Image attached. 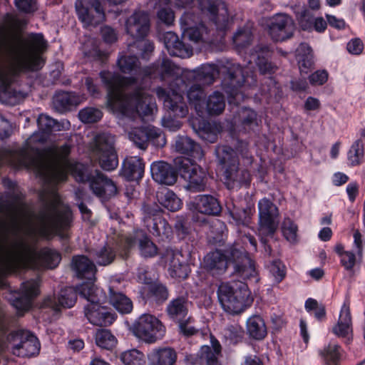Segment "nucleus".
<instances>
[{
	"instance_id": "obj_1",
	"label": "nucleus",
	"mask_w": 365,
	"mask_h": 365,
	"mask_svg": "<svg viewBox=\"0 0 365 365\" xmlns=\"http://www.w3.org/2000/svg\"><path fill=\"white\" fill-rule=\"evenodd\" d=\"M37 123L38 131L26 140L22 148L6 150L0 153V165L8 163L16 168L31 170L52 187L41 193L43 207L36 216L27 213L20 197L9 205L6 219H0V231L5 235L22 232L24 236L16 237L13 241L0 245V267H33L38 254L28 238L33 241L37 237H48L53 232L69 226L71 211L61 204L53 187L56 183L66 180L68 172H71L77 181L88 182L92 192L102 200H108L117 193L113 180L99 170L88 173L83 165L69 162L70 145L53 146L49 149L48 156L42 155L34 144L47 139L53 130L56 120L47 115L41 114Z\"/></svg>"
},
{
	"instance_id": "obj_2",
	"label": "nucleus",
	"mask_w": 365,
	"mask_h": 365,
	"mask_svg": "<svg viewBox=\"0 0 365 365\" xmlns=\"http://www.w3.org/2000/svg\"><path fill=\"white\" fill-rule=\"evenodd\" d=\"M100 76L108 88V106L120 118L119 123L125 127L128 138L143 150L149 142L158 147L164 146L166 140L160 129L131 126L137 116L153 113L156 105L153 97L137 87L134 78H122L109 71H101Z\"/></svg>"
},
{
	"instance_id": "obj_3",
	"label": "nucleus",
	"mask_w": 365,
	"mask_h": 365,
	"mask_svg": "<svg viewBox=\"0 0 365 365\" xmlns=\"http://www.w3.org/2000/svg\"><path fill=\"white\" fill-rule=\"evenodd\" d=\"M6 33L4 26H0V101L12 104L17 98L10 86L13 76L24 70L38 69L43 61L40 54L47 43L41 34L6 40Z\"/></svg>"
},
{
	"instance_id": "obj_4",
	"label": "nucleus",
	"mask_w": 365,
	"mask_h": 365,
	"mask_svg": "<svg viewBox=\"0 0 365 365\" xmlns=\"http://www.w3.org/2000/svg\"><path fill=\"white\" fill-rule=\"evenodd\" d=\"M204 266L212 275H221L229 269H232L231 274L245 279L257 274L255 264L247 253L235 246L208 253L205 257Z\"/></svg>"
},
{
	"instance_id": "obj_5",
	"label": "nucleus",
	"mask_w": 365,
	"mask_h": 365,
	"mask_svg": "<svg viewBox=\"0 0 365 365\" xmlns=\"http://www.w3.org/2000/svg\"><path fill=\"white\" fill-rule=\"evenodd\" d=\"M182 29V41L173 32L164 35L165 47L170 56L188 58L192 55V48L185 41L195 43L205 41L207 29L199 21L198 17L190 12H185L180 18Z\"/></svg>"
},
{
	"instance_id": "obj_6",
	"label": "nucleus",
	"mask_w": 365,
	"mask_h": 365,
	"mask_svg": "<svg viewBox=\"0 0 365 365\" xmlns=\"http://www.w3.org/2000/svg\"><path fill=\"white\" fill-rule=\"evenodd\" d=\"M179 78V81L171 79L166 81L169 84V91L162 87H158L155 90L158 98L163 101L164 107L168 112V116L162 119V125L170 131H176L181 127L180 122L172 118L171 115L183 118L188 113L183 97L178 92L180 90V83H183L182 79L180 77Z\"/></svg>"
},
{
	"instance_id": "obj_7",
	"label": "nucleus",
	"mask_w": 365,
	"mask_h": 365,
	"mask_svg": "<svg viewBox=\"0 0 365 365\" xmlns=\"http://www.w3.org/2000/svg\"><path fill=\"white\" fill-rule=\"evenodd\" d=\"M80 295L87 299L84 314L88 322L96 326L106 327L115 319V314L101 304L106 300L103 290L92 283H84L79 289Z\"/></svg>"
},
{
	"instance_id": "obj_8",
	"label": "nucleus",
	"mask_w": 365,
	"mask_h": 365,
	"mask_svg": "<svg viewBox=\"0 0 365 365\" xmlns=\"http://www.w3.org/2000/svg\"><path fill=\"white\" fill-rule=\"evenodd\" d=\"M219 302L226 312L238 314L252 302L247 285L242 281L222 283L217 289Z\"/></svg>"
},
{
	"instance_id": "obj_9",
	"label": "nucleus",
	"mask_w": 365,
	"mask_h": 365,
	"mask_svg": "<svg viewBox=\"0 0 365 365\" xmlns=\"http://www.w3.org/2000/svg\"><path fill=\"white\" fill-rule=\"evenodd\" d=\"M120 70L125 73L133 71L144 76L158 75L163 81L171 80L180 81L179 78L180 68L177 67L169 59H163L160 64L153 65L141 69L138 67V60L135 55L121 56L118 59Z\"/></svg>"
},
{
	"instance_id": "obj_10",
	"label": "nucleus",
	"mask_w": 365,
	"mask_h": 365,
	"mask_svg": "<svg viewBox=\"0 0 365 365\" xmlns=\"http://www.w3.org/2000/svg\"><path fill=\"white\" fill-rule=\"evenodd\" d=\"M217 155L220 163L225 169V183L229 189L249 184L250 173L245 170L238 169V159L232 149L228 147L219 148Z\"/></svg>"
},
{
	"instance_id": "obj_11",
	"label": "nucleus",
	"mask_w": 365,
	"mask_h": 365,
	"mask_svg": "<svg viewBox=\"0 0 365 365\" xmlns=\"http://www.w3.org/2000/svg\"><path fill=\"white\" fill-rule=\"evenodd\" d=\"M259 210V235L264 245L265 252L269 255L271 248L267 245L266 237H272L278 227L279 210L277 206L268 198L264 197L258 202Z\"/></svg>"
},
{
	"instance_id": "obj_12",
	"label": "nucleus",
	"mask_w": 365,
	"mask_h": 365,
	"mask_svg": "<svg viewBox=\"0 0 365 365\" xmlns=\"http://www.w3.org/2000/svg\"><path fill=\"white\" fill-rule=\"evenodd\" d=\"M113 145L114 138L108 133L97 135L91 145L93 157L98 161L101 168L107 171L115 170L118 165Z\"/></svg>"
},
{
	"instance_id": "obj_13",
	"label": "nucleus",
	"mask_w": 365,
	"mask_h": 365,
	"mask_svg": "<svg viewBox=\"0 0 365 365\" xmlns=\"http://www.w3.org/2000/svg\"><path fill=\"white\" fill-rule=\"evenodd\" d=\"M133 332L142 341L154 343L163 337L165 327L154 315L143 314L133 323Z\"/></svg>"
},
{
	"instance_id": "obj_14",
	"label": "nucleus",
	"mask_w": 365,
	"mask_h": 365,
	"mask_svg": "<svg viewBox=\"0 0 365 365\" xmlns=\"http://www.w3.org/2000/svg\"><path fill=\"white\" fill-rule=\"evenodd\" d=\"M175 164L181 177L188 182L187 189L193 192L205 190L207 173L202 168L188 158H178Z\"/></svg>"
},
{
	"instance_id": "obj_15",
	"label": "nucleus",
	"mask_w": 365,
	"mask_h": 365,
	"mask_svg": "<svg viewBox=\"0 0 365 365\" xmlns=\"http://www.w3.org/2000/svg\"><path fill=\"white\" fill-rule=\"evenodd\" d=\"M7 347L16 356L29 357L38 352L40 344L38 339L30 331L18 329L8 336Z\"/></svg>"
},
{
	"instance_id": "obj_16",
	"label": "nucleus",
	"mask_w": 365,
	"mask_h": 365,
	"mask_svg": "<svg viewBox=\"0 0 365 365\" xmlns=\"http://www.w3.org/2000/svg\"><path fill=\"white\" fill-rule=\"evenodd\" d=\"M76 11L85 27L96 26L105 20V13L98 0H77Z\"/></svg>"
},
{
	"instance_id": "obj_17",
	"label": "nucleus",
	"mask_w": 365,
	"mask_h": 365,
	"mask_svg": "<svg viewBox=\"0 0 365 365\" xmlns=\"http://www.w3.org/2000/svg\"><path fill=\"white\" fill-rule=\"evenodd\" d=\"M199 4L202 11L209 15L216 29L225 31L229 20L225 3L221 0H199Z\"/></svg>"
},
{
	"instance_id": "obj_18",
	"label": "nucleus",
	"mask_w": 365,
	"mask_h": 365,
	"mask_svg": "<svg viewBox=\"0 0 365 365\" xmlns=\"http://www.w3.org/2000/svg\"><path fill=\"white\" fill-rule=\"evenodd\" d=\"M294 29V21L290 16L279 14L271 19L269 34L273 40L282 41L292 36Z\"/></svg>"
},
{
	"instance_id": "obj_19",
	"label": "nucleus",
	"mask_w": 365,
	"mask_h": 365,
	"mask_svg": "<svg viewBox=\"0 0 365 365\" xmlns=\"http://www.w3.org/2000/svg\"><path fill=\"white\" fill-rule=\"evenodd\" d=\"M162 259L168 267V273L171 277L179 279L187 277V265L181 252L168 248L162 255Z\"/></svg>"
},
{
	"instance_id": "obj_20",
	"label": "nucleus",
	"mask_w": 365,
	"mask_h": 365,
	"mask_svg": "<svg viewBox=\"0 0 365 365\" xmlns=\"http://www.w3.org/2000/svg\"><path fill=\"white\" fill-rule=\"evenodd\" d=\"M149 29V17L144 11L135 12L125 21L128 34L136 39L144 38L148 33Z\"/></svg>"
},
{
	"instance_id": "obj_21",
	"label": "nucleus",
	"mask_w": 365,
	"mask_h": 365,
	"mask_svg": "<svg viewBox=\"0 0 365 365\" xmlns=\"http://www.w3.org/2000/svg\"><path fill=\"white\" fill-rule=\"evenodd\" d=\"M39 293L38 279H31L22 283L20 297L13 302L14 307L18 311H27L31 307V301Z\"/></svg>"
},
{
	"instance_id": "obj_22",
	"label": "nucleus",
	"mask_w": 365,
	"mask_h": 365,
	"mask_svg": "<svg viewBox=\"0 0 365 365\" xmlns=\"http://www.w3.org/2000/svg\"><path fill=\"white\" fill-rule=\"evenodd\" d=\"M150 172L153 180L158 183L171 185L176 182L175 172L165 162L153 163L150 166Z\"/></svg>"
},
{
	"instance_id": "obj_23",
	"label": "nucleus",
	"mask_w": 365,
	"mask_h": 365,
	"mask_svg": "<svg viewBox=\"0 0 365 365\" xmlns=\"http://www.w3.org/2000/svg\"><path fill=\"white\" fill-rule=\"evenodd\" d=\"M72 267L78 277L87 279L90 283L93 284L92 281L96 279V267L88 257L85 256L74 257L72 260Z\"/></svg>"
},
{
	"instance_id": "obj_24",
	"label": "nucleus",
	"mask_w": 365,
	"mask_h": 365,
	"mask_svg": "<svg viewBox=\"0 0 365 365\" xmlns=\"http://www.w3.org/2000/svg\"><path fill=\"white\" fill-rule=\"evenodd\" d=\"M221 353V346L215 339H211V346H201L197 356L201 365H221L219 356Z\"/></svg>"
},
{
	"instance_id": "obj_25",
	"label": "nucleus",
	"mask_w": 365,
	"mask_h": 365,
	"mask_svg": "<svg viewBox=\"0 0 365 365\" xmlns=\"http://www.w3.org/2000/svg\"><path fill=\"white\" fill-rule=\"evenodd\" d=\"M195 209L202 214L217 215L222 207L217 199L210 195H200L195 198Z\"/></svg>"
},
{
	"instance_id": "obj_26",
	"label": "nucleus",
	"mask_w": 365,
	"mask_h": 365,
	"mask_svg": "<svg viewBox=\"0 0 365 365\" xmlns=\"http://www.w3.org/2000/svg\"><path fill=\"white\" fill-rule=\"evenodd\" d=\"M144 164L137 156L127 158L123 163L122 174L128 180H138L143 178Z\"/></svg>"
},
{
	"instance_id": "obj_27",
	"label": "nucleus",
	"mask_w": 365,
	"mask_h": 365,
	"mask_svg": "<svg viewBox=\"0 0 365 365\" xmlns=\"http://www.w3.org/2000/svg\"><path fill=\"white\" fill-rule=\"evenodd\" d=\"M83 284L78 286L76 289L69 287L61 289L58 297V304L56 302H53L51 299H48L46 304L51 306L56 310H58L59 307L65 308L72 307L76 302L77 293L80 294L79 289Z\"/></svg>"
},
{
	"instance_id": "obj_28",
	"label": "nucleus",
	"mask_w": 365,
	"mask_h": 365,
	"mask_svg": "<svg viewBox=\"0 0 365 365\" xmlns=\"http://www.w3.org/2000/svg\"><path fill=\"white\" fill-rule=\"evenodd\" d=\"M149 365H173L177 359L175 351L170 347L153 349L148 354Z\"/></svg>"
},
{
	"instance_id": "obj_29",
	"label": "nucleus",
	"mask_w": 365,
	"mask_h": 365,
	"mask_svg": "<svg viewBox=\"0 0 365 365\" xmlns=\"http://www.w3.org/2000/svg\"><path fill=\"white\" fill-rule=\"evenodd\" d=\"M233 123L239 129L245 131L252 130L258 125L257 115L252 109L242 108L234 116Z\"/></svg>"
},
{
	"instance_id": "obj_30",
	"label": "nucleus",
	"mask_w": 365,
	"mask_h": 365,
	"mask_svg": "<svg viewBox=\"0 0 365 365\" xmlns=\"http://www.w3.org/2000/svg\"><path fill=\"white\" fill-rule=\"evenodd\" d=\"M227 210L237 225H247L250 222L252 209L244 207L242 202L231 200L227 202Z\"/></svg>"
},
{
	"instance_id": "obj_31",
	"label": "nucleus",
	"mask_w": 365,
	"mask_h": 365,
	"mask_svg": "<svg viewBox=\"0 0 365 365\" xmlns=\"http://www.w3.org/2000/svg\"><path fill=\"white\" fill-rule=\"evenodd\" d=\"M175 148L178 152L195 159H201L203 156L200 145L187 136H178L175 140Z\"/></svg>"
},
{
	"instance_id": "obj_32",
	"label": "nucleus",
	"mask_w": 365,
	"mask_h": 365,
	"mask_svg": "<svg viewBox=\"0 0 365 365\" xmlns=\"http://www.w3.org/2000/svg\"><path fill=\"white\" fill-rule=\"evenodd\" d=\"M108 297L110 303L119 312L122 314H128L132 311V301L124 294L115 289L113 284L109 286Z\"/></svg>"
},
{
	"instance_id": "obj_33",
	"label": "nucleus",
	"mask_w": 365,
	"mask_h": 365,
	"mask_svg": "<svg viewBox=\"0 0 365 365\" xmlns=\"http://www.w3.org/2000/svg\"><path fill=\"white\" fill-rule=\"evenodd\" d=\"M333 331L339 336H348L352 331L349 305L346 302L341 307L338 323L333 327Z\"/></svg>"
},
{
	"instance_id": "obj_34",
	"label": "nucleus",
	"mask_w": 365,
	"mask_h": 365,
	"mask_svg": "<svg viewBox=\"0 0 365 365\" xmlns=\"http://www.w3.org/2000/svg\"><path fill=\"white\" fill-rule=\"evenodd\" d=\"M297 59L301 73H307L314 66V57L311 47L305 43H301L297 48Z\"/></svg>"
},
{
	"instance_id": "obj_35",
	"label": "nucleus",
	"mask_w": 365,
	"mask_h": 365,
	"mask_svg": "<svg viewBox=\"0 0 365 365\" xmlns=\"http://www.w3.org/2000/svg\"><path fill=\"white\" fill-rule=\"evenodd\" d=\"M53 103L58 110L63 112L78 106L81 101L74 93L58 92L54 96Z\"/></svg>"
},
{
	"instance_id": "obj_36",
	"label": "nucleus",
	"mask_w": 365,
	"mask_h": 365,
	"mask_svg": "<svg viewBox=\"0 0 365 365\" xmlns=\"http://www.w3.org/2000/svg\"><path fill=\"white\" fill-rule=\"evenodd\" d=\"M159 203L171 212L178 210L181 207V200L171 190L164 188L157 192Z\"/></svg>"
},
{
	"instance_id": "obj_37",
	"label": "nucleus",
	"mask_w": 365,
	"mask_h": 365,
	"mask_svg": "<svg viewBox=\"0 0 365 365\" xmlns=\"http://www.w3.org/2000/svg\"><path fill=\"white\" fill-rule=\"evenodd\" d=\"M249 335L255 339H262L267 335V328L262 318L258 315L250 317L247 320Z\"/></svg>"
},
{
	"instance_id": "obj_38",
	"label": "nucleus",
	"mask_w": 365,
	"mask_h": 365,
	"mask_svg": "<svg viewBox=\"0 0 365 365\" xmlns=\"http://www.w3.org/2000/svg\"><path fill=\"white\" fill-rule=\"evenodd\" d=\"M204 91L200 85L193 84L187 91V98L199 115L205 112Z\"/></svg>"
},
{
	"instance_id": "obj_39",
	"label": "nucleus",
	"mask_w": 365,
	"mask_h": 365,
	"mask_svg": "<svg viewBox=\"0 0 365 365\" xmlns=\"http://www.w3.org/2000/svg\"><path fill=\"white\" fill-rule=\"evenodd\" d=\"M225 108V99L219 91H215L210 94L205 101V111L210 115H219Z\"/></svg>"
},
{
	"instance_id": "obj_40",
	"label": "nucleus",
	"mask_w": 365,
	"mask_h": 365,
	"mask_svg": "<svg viewBox=\"0 0 365 365\" xmlns=\"http://www.w3.org/2000/svg\"><path fill=\"white\" fill-rule=\"evenodd\" d=\"M270 52L266 46H259L258 49L251 54V61H255L260 73H267L272 71L273 67L268 61Z\"/></svg>"
},
{
	"instance_id": "obj_41",
	"label": "nucleus",
	"mask_w": 365,
	"mask_h": 365,
	"mask_svg": "<svg viewBox=\"0 0 365 365\" xmlns=\"http://www.w3.org/2000/svg\"><path fill=\"white\" fill-rule=\"evenodd\" d=\"M139 252L143 257H153L158 253L156 245L143 232H140L136 235Z\"/></svg>"
},
{
	"instance_id": "obj_42",
	"label": "nucleus",
	"mask_w": 365,
	"mask_h": 365,
	"mask_svg": "<svg viewBox=\"0 0 365 365\" xmlns=\"http://www.w3.org/2000/svg\"><path fill=\"white\" fill-rule=\"evenodd\" d=\"M169 316L175 320H181L187 313V302L182 298H177L171 301L167 307Z\"/></svg>"
},
{
	"instance_id": "obj_43",
	"label": "nucleus",
	"mask_w": 365,
	"mask_h": 365,
	"mask_svg": "<svg viewBox=\"0 0 365 365\" xmlns=\"http://www.w3.org/2000/svg\"><path fill=\"white\" fill-rule=\"evenodd\" d=\"M245 73L239 64H232L228 67L227 78L229 81V86L236 88L241 87L247 78Z\"/></svg>"
},
{
	"instance_id": "obj_44",
	"label": "nucleus",
	"mask_w": 365,
	"mask_h": 365,
	"mask_svg": "<svg viewBox=\"0 0 365 365\" xmlns=\"http://www.w3.org/2000/svg\"><path fill=\"white\" fill-rule=\"evenodd\" d=\"M364 145L361 139H358L351 145L348 154L347 159L351 166H357L364 160Z\"/></svg>"
},
{
	"instance_id": "obj_45",
	"label": "nucleus",
	"mask_w": 365,
	"mask_h": 365,
	"mask_svg": "<svg viewBox=\"0 0 365 365\" xmlns=\"http://www.w3.org/2000/svg\"><path fill=\"white\" fill-rule=\"evenodd\" d=\"M218 71L214 65L207 64L202 66L197 71L196 80L203 85L212 83Z\"/></svg>"
},
{
	"instance_id": "obj_46",
	"label": "nucleus",
	"mask_w": 365,
	"mask_h": 365,
	"mask_svg": "<svg viewBox=\"0 0 365 365\" xmlns=\"http://www.w3.org/2000/svg\"><path fill=\"white\" fill-rule=\"evenodd\" d=\"M96 344L106 349H111L116 344L115 337L107 329L98 330L96 334Z\"/></svg>"
},
{
	"instance_id": "obj_47",
	"label": "nucleus",
	"mask_w": 365,
	"mask_h": 365,
	"mask_svg": "<svg viewBox=\"0 0 365 365\" xmlns=\"http://www.w3.org/2000/svg\"><path fill=\"white\" fill-rule=\"evenodd\" d=\"M120 359L125 365H143L145 363L144 354L137 349L124 351Z\"/></svg>"
},
{
	"instance_id": "obj_48",
	"label": "nucleus",
	"mask_w": 365,
	"mask_h": 365,
	"mask_svg": "<svg viewBox=\"0 0 365 365\" xmlns=\"http://www.w3.org/2000/svg\"><path fill=\"white\" fill-rule=\"evenodd\" d=\"M321 354L328 365H336L341 356L340 347L336 344H329Z\"/></svg>"
},
{
	"instance_id": "obj_49",
	"label": "nucleus",
	"mask_w": 365,
	"mask_h": 365,
	"mask_svg": "<svg viewBox=\"0 0 365 365\" xmlns=\"http://www.w3.org/2000/svg\"><path fill=\"white\" fill-rule=\"evenodd\" d=\"M282 232L284 237L290 243H295L297 241V227L289 218L284 220Z\"/></svg>"
},
{
	"instance_id": "obj_50",
	"label": "nucleus",
	"mask_w": 365,
	"mask_h": 365,
	"mask_svg": "<svg viewBox=\"0 0 365 365\" xmlns=\"http://www.w3.org/2000/svg\"><path fill=\"white\" fill-rule=\"evenodd\" d=\"M153 48V43L148 40L138 39V41L128 46V50L130 53H134L135 50H139L140 52H136V54L140 53L143 58L146 57L148 53L152 52Z\"/></svg>"
},
{
	"instance_id": "obj_51",
	"label": "nucleus",
	"mask_w": 365,
	"mask_h": 365,
	"mask_svg": "<svg viewBox=\"0 0 365 365\" xmlns=\"http://www.w3.org/2000/svg\"><path fill=\"white\" fill-rule=\"evenodd\" d=\"M115 253L109 247H103L96 252L95 259L99 265L106 266L115 259Z\"/></svg>"
},
{
	"instance_id": "obj_52",
	"label": "nucleus",
	"mask_w": 365,
	"mask_h": 365,
	"mask_svg": "<svg viewBox=\"0 0 365 365\" xmlns=\"http://www.w3.org/2000/svg\"><path fill=\"white\" fill-rule=\"evenodd\" d=\"M78 117L85 123H95L102 118V112L97 108H86L79 111Z\"/></svg>"
},
{
	"instance_id": "obj_53",
	"label": "nucleus",
	"mask_w": 365,
	"mask_h": 365,
	"mask_svg": "<svg viewBox=\"0 0 365 365\" xmlns=\"http://www.w3.org/2000/svg\"><path fill=\"white\" fill-rule=\"evenodd\" d=\"M41 257L42 261L48 268L56 267L61 261V255L56 250L45 249L41 252Z\"/></svg>"
},
{
	"instance_id": "obj_54",
	"label": "nucleus",
	"mask_w": 365,
	"mask_h": 365,
	"mask_svg": "<svg viewBox=\"0 0 365 365\" xmlns=\"http://www.w3.org/2000/svg\"><path fill=\"white\" fill-rule=\"evenodd\" d=\"M297 19L303 30L310 31L313 29V14L307 9H303L297 13Z\"/></svg>"
},
{
	"instance_id": "obj_55",
	"label": "nucleus",
	"mask_w": 365,
	"mask_h": 365,
	"mask_svg": "<svg viewBox=\"0 0 365 365\" xmlns=\"http://www.w3.org/2000/svg\"><path fill=\"white\" fill-rule=\"evenodd\" d=\"M252 41V34L248 29H240L233 36V42L237 48H243Z\"/></svg>"
},
{
	"instance_id": "obj_56",
	"label": "nucleus",
	"mask_w": 365,
	"mask_h": 365,
	"mask_svg": "<svg viewBox=\"0 0 365 365\" xmlns=\"http://www.w3.org/2000/svg\"><path fill=\"white\" fill-rule=\"evenodd\" d=\"M224 336L232 342H237L243 336V329L237 324L226 327L222 331Z\"/></svg>"
},
{
	"instance_id": "obj_57",
	"label": "nucleus",
	"mask_w": 365,
	"mask_h": 365,
	"mask_svg": "<svg viewBox=\"0 0 365 365\" xmlns=\"http://www.w3.org/2000/svg\"><path fill=\"white\" fill-rule=\"evenodd\" d=\"M269 272L275 282H280L285 277V267L279 260H274L269 266Z\"/></svg>"
},
{
	"instance_id": "obj_58",
	"label": "nucleus",
	"mask_w": 365,
	"mask_h": 365,
	"mask_svg": "<svg viewBox=\"0 0 365 365\" xmlns=\"http://www.w3.org/2000/svg\"><path fill=\"white\" fill-rule=\"evenodd\" d=\"M151 296L158 302L167 299L168 293L166 287L161 284H153L150 287Z\"/></svg>"
},
{
	"instance_id": "obj_59",
	"label": "nucleus",
	"mask_w": 365,
	"mask_h": 365,
	"mask_svg": "<svg viewBox=\"0 0 365 365\" xmlns=\"http://www.w3.org/2000/svg\"><path fill=\"white\" fill-rule=\"evenodd\" d=\"M328 73L325 70H318L309 76V83L312 86H322L328 80Z\"/></svg>"
},
{
	"instance_id": "obj_60",
	"label": "nucleus",
	"mask_w": 365,
	"mask_h": 365,
	"mask_svg": "<svg viewBox=\"0 0 365 365\" xmlns=\"http://www.w3.org/2000/svg\"><path fill=\"white\" fill-rule=\"evenodd\" d=\"M157 16L160 22L168 26L171 25L175 19L173 11L168 7L160 8L158 11Z\"/></svg>"
},
{
	"instance_id": "obj_61",
	"label": "nucleus",
	"mask_w": 365,
	"mask_h": 365,
	"mask_svg": "<svg viewBox=\"0 0 365 365\" xmlns=\"http://www.w3.org/2000/svg\"><path fill=\"white\" fill-rule=\"evenodd\" d=\"M346 48L351 54L359 55L363 52L364 43L360 38H353L348 42Z\"/></svg>"
},
{
	"instance_id": "obj_62",
	"label": "nucleus",
	"mask_w": 365,
	"mask_h": 365,
	"mask_svg": "<svg viewBox=\"0 0 365 365\" xmlns=\"http://www.w3.org/2000/svg\"><path fill=\"white\" fill-rule=\"evenodd\" d=\"M341 265L347 271H351L355 265L356 257L353 252H347L340 257Z\"/></svg>"
},
{
	"instance_id": "obj_63",
	"label": "nucleus",
	"mask_w": 365,
	"mask_h": 365,
	"mask_svg": "<svg viewBox=\"0 0 365 365\" xmlns=\"http://www.w3.org/2000/svg\"><path fill=\"white\" fill-rule=\"evenodd\" d=\"M16 7L26 13H30L36 9L35 1L34 0H15Z\"/></svg>"
},
{
	"instance_id": "obj_64",
	"label": "nucleus",
	"mask_w": 365,
	"mask_h": 365,
	"mask_svg": "<svg viewBox=\"0 0 365 365\" xmlns=\"http://www.w3.org/2000/svg\"><path fill=\"white\" fill-rule=\"evenodd\" d=\"M101 34L103 40L109 43L117 40V34L114 29L109 26H104L101 29Z\"/></svg>"
}]
</instances>
